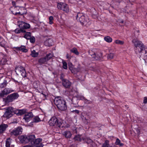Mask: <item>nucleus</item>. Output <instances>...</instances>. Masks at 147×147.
<instances>
[{
    "mask_svg": "<svg viewBox=\"0 0 147 147\" xmlns=\"http://www.w3.org/2000/svg\"><path fill=\"white\" fill-rule=\"evenodd\" d=\"M90 55L96 60L100 59L102 56L100 51L98 49H93L89 51Z\"/></svg>",
    "mask_w": 147,
    "mask_h": 147,
    "instance_id": "7ed1b4c3",
    "label": "nucleus"
},
{
    "mask_svg": "<svg viewBox=\"0 0 147 147\" xmlns=\"http://www.w3.org/2000/svg\"><path fill=\"white\" fill-rule=\"evenodd\" d=\"M49 124L51 126H56L60 128L63 127V121L58 119L55 117H52L49 121Z\"/></svg>",
    "mask_w": 147,
    "mask_h": 147,
    "instance_id": "20e7f679",
    "label": "nucleus"
},
{
    "mask_svg": "<svg viewBox=\"0 0 147 147\" xmlns=\"http://www.w3.org/2000/svg\"><path fill=\"white\" fill-rule=\"evenodd\" d=\"M31 36V33L29 32H28L26 33L24 37L27 39H29V38H30Z\"/></svg>",
    "mask_w": 147,
    "mask_h": 147,
    "instance_id": "c756f323",
    "label": "nucleus"
},
{
    "mask_svg": "<svg viewBox=\"0 0 147 147\" xmlns=\"http://www.w3.org/2000/svg\"><path fill=\"white\" fill-rule=\"evenodd\" d=\"M5 110L6 111L3 116L7 119L11 117L13 115V108L12 107H9Z\"/></svg>",
    "mask_w": 147,
    "mask_h": 147,
    "instance_id": "423d86ee",
    "label": "nucleus"
},
{
    "mask_svg": "<svg viewBox=\"0 0 147 147\" xmlns=\"http://www.w3.org/2000/svg\"><path fill=\"white\" fill-rule=\"evenodd\" d=\"M8 127V125L3 123L1 125V133H3Z\"/></svg>",
    "mask_w": 147,
    "mask_h": 147,
    "instance_id": "aec40b11",
    "label": "nucleus"
},
{
    "mask_svg": "<svg viewBox=\"0 0 147 147\" xmlns=\"http://www.w3.org/2000/svg\"><path fill=\"white\" fill-rule=\"evenodd\" d=\"M53 55L51 53L46 55L45 57L41 58L38 59V62L40 64H45L52 57Z\"/></svg>",
    "mask_w": 147,
    "mask_h": 147,
    "instance_id": "6e6552de",
    "label": "nucleus"
},
{
    "mask_svg": "<svg viewBox=\"0 0 147 147\" xmlns=\"http://www.w3.org/2000/svg\"><path fill=\"white\" fill-rule=\"evenodd\" d=\"M143 103L144 104H146L147 103V97H145L144 98Z\"/></svg>",
    "mask_w": 147,
    "mask_h": 147,
    "instance_id": "49530a36",
    "label": "nucleus"
},
{
    "mask_svg": "<svg viewBox=\"0 0 147 147\" xmlns=\"http://www.w3.org/2000/svg\"><path fill=\"white\" fill-rule=\"evenodd\" d=\"M29 39H30V42L32 43H34L35 42V38L34 36H31L30 38Z\"/></svg>",
    "mask_w": 147,
    "mask_h": 147,
    "instance_id": "a19ab883",
    "label": "nucleus"
},
{
    "mask_svg": "<svg viewBox=\"0 0 147 147\" xmlns=\"http://www.w3.org/2000/svg\"><path fill=\"white\" fill-rule=\"evenodd\" d=\"M7 83L6 80H4L3 83L1 84V87L4 88L6 87L7 85Z\"/></svg>",
    "mask_w": 147,
    "mask_h": 147,
    "instance_id": "f704fd0d",
    "label": "nucleus"
},
{
    "mask_svg": "<svg viewBox=\"0 0 147 147\" xmlns=\"http://www.w3.org/2000/svg\"><path fill=\"white\" fill-rule=\"evenodd\" d=\"M66 57L68 59V58H69V55L68 54H67V55L66 56Z\"/></svg>",
    "mask_w": 147,
    "mask_h": 147,
    "instance_id": "6e6d98bb",
    "label": "nucleus"
},
{
    "mask_svg": "<svg viewBox=\"0 0 147 147\" xmlns=\"http://www.w3.org/2000/svg\"><path fill=\"white\" fill-rule=\"evenodd\" d=\"M109 147H111V146H109Z\"/></svg>",
    "mask_w": 147,
    "mask_h": 147,
    "instance_id": "e2e57ef3",
    "label": "nucleus"
},
{
    "mask_svg": "<svg viewBox=\"0 0 147 147\" xmlns=\"http://www.w3.org/2000/svg\"><path fill=\"white\" fill-rule=\"evenodd\" d=\"M54 102L59 109L64 111L67 109L66 102L61 98L59 96L56 97Z\"/></svg>",
    "mask_w": 147,
    "mask_h": 147,
    "instance_id": "f03ea898",
    "label": "nucleus"
},
{
    "mask_svg": "<svg viewBox=\"0 0 147 147\" xmlns=\"http://www.w3.org/2000/svg\"><path fill=\"white\" fill-rule=\"evenodd\" d=\"M13 113L15 114H16L17 115L19 116V109L15 110L13 109Z\"/></svg>",
    "mask_w": 147,
    "mask_h": 147,
    "instance_id": "37998d69",
    "label": "nucleus"
},
{
    "mask_svg": "<svg viewBox=\"0 0 147 147\" xmlns=\"http://www.w3.org/2000/svg\"><path fill=\"white\" fill-rule=\"evenodd\" d=\"M18 23L20 28L24 30L28 29L30 27V25L29 24L22 21H18Z\"/></svg>",
    "mask_w": 147,
    "mask_h": 147,
    "instance_id": "f8f14e48",
    "label": "nucleus"
},
{
    "mask_svg": "<svg viewBox=\"0 0 147 147\" xmlns=\"http://www.w3.org/2000/svg\"><path fill=\"white\" fill-rule=\"evenodd\" d=\"M53 17L52 16H50L49 18V24H53Z\"/></svg>",
    "mask_w": 147,
    "mask_h": 147,
    "instance_id": "58836bf2",
    "label": "nucleus"
},
{
    "mask_svg": "<svg viewBox=\"0 0 147 147\" xmlns=\"http://www.w3.org/2000/svg\"><path fill=\"white\" fill-rule=\"evenodd\" d=\"M81 137L80 135H77L75 136L73 139L75 141H78L81 142L82 141V139L81 138Z\"/></svg>",
    "mask_w": 147,
    "mask_h": 147,
    "instance_id": "a878e982",
    "label": "nucleus"
},
{
    "mask_svg": "<svg viewBox=\"0 0 147 147\" xmlns=\"http://www.w3.org/2000/svg\"><path fill=\"white\" fill-rule=\"evenodd\" d=\"M74 69L75 71H76V72H78L80 71V69H77L76 68H74Z\"/></svg>",
    "mask_w": 147,
    "mask_h": 147,
    "instance_id": "864d4df0",
    "label": "nucleus"
},
{
    "mask_svg": "<svg viewBox=\"0 0 147 147\" xmlns=\"http://www.w3.org/2000/svg\"><path fill=\"white\" fill-rule=\"evenodd\" d=\"M19 96L17 93H14L8 95L6 98H3V101L6 103L11 102L17 98Z\"/></svg>",
    "mask_w": 147,
    "mask_h": 147,
    "instance_id": "39448f33",
    "label": "nucleus"
},
{
    "mask_svg": "<svg viewBox=\"0 0 147 147\" xmlns=\"http://www.w3.org/2000/svg\"><path fill=\"white\" fill-rule=\"evenodd\" d=\"M14 91L11 88H6L2 90L1 93V96H4Z\"/></svg>",
    "mask_w": 147,
    "mask_h": 147,
    "instance_id": "4468645a",
    "label": "nucleus"
},
{
    "mask_svg": "<svg viewBox=\"0 0 147 147\" xmlns=\"http://www.w3.org/2000/svg\"><path fill=\"white\" fill-rule=\"evenodd\" d=\"M7 57L6 56H4L2 58L1 60V63L2 65L5 64L7 62Z\"/></svg>",
    "mask_w": 147,
    "mask_h": 147,
    "instance_id": "5701e85b",
    "label": "nucleus"
},
{
    "mask_svg": "<svg viewBox=\"0 0 147 147\" xmlns=\"http://www.w3.org/2000/svg\"><path fill=\"white\" fill-rule=\"evenodd\" d=\"M15 71L18 75L21 74L23 77H26V73L24 68L22 66H18L15 69Z\"/></svg>",
    "mask_w": 147,
    "mask_h": 147,
    "instance_id": "0eeeda50",
    "label": "nucleus"
},
{
    "mask_svg": "<svg viewBox=\"0 0 147 147\" xmlns=\"http://www.w3.org/2000/svg\"><path fill=\"white\" fill-rule=\"evenodd\" d=\"M63 74H61L60 77V79L62 80V82L63 81V80H65V79H63Z\"/></svg>",
    "mask_w": 147,
    "mask_h": 147,
    "instance_id": "09e8293b",
    "label": "nucleus"
},
{
    "mask_svg": "<svg viewBox=\"0 0 147 147\" xmlns=\"http://www.w3.org/2000/svg\"><path fill=\"white\" fill-rule=\"evenodd\" d=\"M26 138L25 140V143H27L29 142V139H28V136H26Z\"/></svg>",
    "mask_w": 147,
    "mask_h": 147,
    "instance_id": "a18cd8bd",
    "label": "nucleus"
},
{
    "mask_svg": "<svg viewBox=\"0 0 147 147\" xmlns=\"http://www.w3.org/2000/svg\"><path fill=\"white\" fill-rule=\"evenodd\" d=\"M72 112L73 113H77V114H78L79 113V111L77 110H73L72 111Z\"/></svg>",
    "mask_w": 147,
    "mask_h": 147,
    "instance_id": "de8ad7c7",
    "label": "nucleus"
},
{
    "mask_svg": "<svg viewBox=\"0 0 147 147\" xmlns=\"http://www.w3.org/2000/svg\"><path fill=\"white\" fill-rule=\"evenodd\" d=\"M20 9L18 7L13 6L11 7L10 8V10L13 14L15 15H17L18 14L19 15H22L20 12H17V11L19 10Z\"/></svg>",
    "mask_w": 147,
    "mask_h": 147,
    "instance_id": "2eb2a0df",
    "label": "nucleus"
},
{
    "mask_svg": "<svg viewBox=\"0 0 147 147\" xmlns=\"http://www.w3.org/2000/svg\"><path fill=\"white\" fill-rule=\"evenodd\" d=\"M58 9L62 10L66 13H68L69 11V9L68 5L66 4L61 3H58L57 5Z\"/></svg>",
    "mask_w": 147,
    "mask_h": 147,
    "instance_id": "9d476101",
    "label": "nucleus"
},
{
    "mask_svg": "<svg viewBox=\"0 0 147 147\" xmlns=\"http://www.w3.org/2000/svg\"><path fill=\"white\" fill-rule=\"evenodd\" d=\"M33 115L32 113H28L25 115L24 119L26 122H28L30 121V119L33 117Z\"/></svg>",
    "mask_w": 147,
    "mask_h": 147,
    "instance_id": "dca6fc26",
    "label": "nucleus"
},
{
    "mask_svg": "<svg viewBox=\"0 0 147 147\" xmlns=\"http://www.w3.org/2000/svg\"><path fill=\"white\" fill-rule=\"evenodd\" d=\"M135 47V51L136 54L142 56L143 59L147 60V49L145 48L144 46L140 41L136 39H134L132 41Z\"/></svg>",
    "mask_w": 147,
    "mask_h": 147,
    "instance_id": "f257e3e1",
    "label": "nucleus"
},
{
    "mask_svg": "<svg viewBox=\"0 0 147 147\" xmlns=\"http://www.w3.org/2000/svg\"><path fill=\"white\" fill-rule=\"evenodd\" d=\"M33 85L34 88H37L38 86V82L35 81L33 83Z\"/></svg>",
    "mask_w": 147,
    "mask_h": 147,
    "instance_id": "79ce46f5",
    "label": "nucleus"
},
{
    "mask_svg": "<svg viewBox=\"0 0 147 147\" xmlns=\"http://www.w3.org/2000/svg\"><path fill=\"white\" fill-rule=\"evenodd\" d=\"M26 136H22L20 138V141L22 143H25V140Z\"/></svg>",
    "mask_w": 147,
    "mask_h": 147,
    "instance_id": "c85d7f7f",
    "label": "nucleus"
},
{
    "mask_svg": "<svg viewBox=\"0 0 147 147\" xmlns=\"http://www.w3.org/2000/svg\"><path fill=\"white\" fill-rule=\"evenodd\" d=\"M104 40L108 42H111L112 41V38L109 36H107L104 38Z\"/></svg>",
    "mask_w": 147,
    "mask_h": 147,
    "instance_id": "cd10ccee",
    "label": "nucleus"
},
{
    "mask_svg": "<svg viewBox=\"0 0 147 147\" xmlns=\"http://www.w3.org/2000/svg\"><path fill=\"white\" fill-rule=\"evenodd\" d=\"M22 128L21 127H18L14 128L10 132V135L11 136H17L18 135L22 134Z\"/></svg>",
    "mask_w": 147,
    "mask_h": 147,
    "instance_id": "1a4fd4ad",
    "label": "nucleus"
},
{
    "mask_svg": "<svg viewBox=\"0 0 147 147\" xmlns=\"http://www.w3.org/2000/svg\"><path fill=\"white\" fill-rule=\"evenodd\" d=\"M15 123H17V120L16 121V122H15Z\"/></svg>",
    "mask_w": 147,
    "mask_h": 147,
    "instance_id": "052dcab7",
    "label": "nucleus"
},
{
    "mask_svg": "<svg viewBox=\"0 0 147 147\" xmlns=\"http://www.w3.org/2000/svg\"><path fill=\"white\" fill-rule=\"evenodd\" d=\"M33 142V144L32 143V144L34 147H42L41 144L42 139L41 138H37Z\"/></svg>",
    "mask_w": 147,
    "mask_h": 147,
    "instance_id": "ddd939ff",
    "label": "nucleus"
},
{
    "mask_svg": "<svg viewBox=\"0 0 147 147\" xmlns=\"http://www.w3.org/2000/svg\"><path fill=\"white\" fill-rule=\"evenodd\" d=\"M10 140L9 138H8L6 141L5 143L6 147H13V146H10Z\"/></svg>",
    "mask_w": 147,
    "mask_h": 147,
    "instance_id": "bb28decb",
    "label": "nucleus"
},
{
    "mask_svg": "<svg viewBox=\"0 0 147 147\" xmlns=\"http://www.w3.org/2000/svg\"><path fill=\"white\" fill-rule=\"evenodd\" d=\"M115 42L116 44L121 45H123L124 43V42L123 41H121L118 40H116Z\"/></svg>",
    "mask_w": 147,
    "mask_h": 147,
    "instance_id": "e433bc0d",
    "label": "nucleus"
},
{
    "mask_svg": "<svg viewBox=\"0 0 147 147\" xmlns=\"http://www.w3.org/2000/svg\"><path fill=\"white\" fill-rule=\"evenodd\" d=\"M22 147H34L32 145V144L31 145H26L25 146H24Z\"/></svg>",
    "mask_w": 147,
    "mask_h": 147,
    "instance_id": "8fccbe9b",
    "label": "nucleus"
},
{
    "mask_svg": "<svg viewBox=\"0 0 147 147\" xmlns=\"http://www.w3.org/2000/svg\"><path fill=\"white\" fill-rule=\"evenodd\" d=\"M12 4L13 5V6H14V5H15V2L14 1H12Z\"/></svg>",
    "mask_w": 147,
    "mask_h": 147,
    "instance_id": "5fc2aeb1",
    "label": "nucleus"
},
{
    "mask_svg": "<svg viewBox=\"0 0 147 147\" xmlns=\"http://www.w3.org/2000/svg\"><path fill=\"white\" fill-rule=\"evenodd\" d=\"M85 140L87 141V142L88 143H90L92 142V141L91 139L88 138H87Z\"/></svg>",
    "mask_w": 147,
    "mask_h": 147,
    "instance_id": "c03bdc74",
    "label": "nucleus"
},
{
    "mask_svg": "<svg viewBox=\"0 0 147 147\" xmlns=\"http://www.w3.org/2000/svg\"><path fill=\"white\" fill-rule=\"evenodd\" d=\"M83 139V140H84V139Z\"/></svg>",
    "mask_w": 147,
    "mask_h": 147,
    "instance_id": "680f3d73",
    "label": "nucleus"
},
{
    "mask_svg": "<svg viewBox=\"0 0 147 147\" xmlns=\"http://www.w3.org/2000/svg\"><path fill=\"white\" fill-rule=\"evenodd\" d=\"M138 132V135H139L140 134V131L139 130H137Z\"/></svg>",
    "mask_w": 147,
    "mask_h": 147,
    "instance_id": "13d9d810",
    "label": "nucleus"
},
{
    "mask_svg": "<svg viewBox=\"0 0 147 147\" xmlns=\"http://www.w3.org/2000/svg\"><path fill=\"white\" fill-rule=\"evenodd\" d=\"M53 43V41L51 39H49L45 41L44 44L45 45L50 47L51 46Z\"/></svg>",
    "mask_w": 147,
    "mask_h": 147,
    "instance_id": "a211bd4d",
    "label": "nucleus"
},
{
    "mask_svg": "<svg viewBox=\"0 0 147 147\" xmlns=\"http://www.w3.org/2000/svg\"><path fill=\"white\" fill-rule=\"evenodd\" d=\"M38 55V53L36 52L35 50H33V51H31L30 55L32 57H37Z\"/></svg>",
    "mask_w": 147,
    "mask_h": 147,
    "instance_id": "b1692460",
    "label": "nucleus"
},
{
    "mask_svg": "<svg viewBox=\"0 0 147 147\" xmlns=\"http://www.w3.org/2000/svg\"><path fill=\"white\" fill-rule=\"evenodd\" d=\"M26 111L24 109H19V116L25 113Z\"/></svg>",
    "mask_w": 147,
    "mask_h": 147,
    "instance_id": "72a5a7b5",
    "label": "nucleus"
},
{
    "mask_svg": "<svg viewBox=\"0 0 147 147\" xmlns=\"http://www.w3.org/2000/svg\"><path fill=\"white\" fill-rule=\"evenodd\" d=\"M62 84L66 88H69L71 85V83L67 79L63 80L62 82Z\"/></svg>",
    "mask_w": 147,
    "mask_h": 147,
    "instance_id": "f3484780",
    "label": "nucleus"
},
{
    "mask_svg": "<svg viewBox=\"0 0 147 147\" xmlns=\"http://www.w3.org/2000/svg\"><path fill=\"white\" fill-rule=\"evenodd\" d=\"M63 135L66 138H70L71 136V132L69 131H64L63 133Z\"/></svg>",
    "mask_w": 147,
    "mask_h": 147,
    "instance_id": "6ab92c4d",
    "label": "nucleus"
},
{
    "mask_svg": "<svg viewBox=\"0 0 147 147\" xmlns=\"http://www.w3.org/2000/svg\"><path fill=\"white\" fill-rule=\"evenodd\" d=\"M28 136V139H29V142H30L32 143V142H33V141H34V140L35 138V136L33 135H32Z\"/></svg>",
    "mask_w": 147,
    "mask_h": 147,
    "instance_id": "393cba45",
    "label": "nucleus"
},
{
    "mask_svg": "<svg viewBox=\"0 0 147 147\" xmlns=\"http://www.w3.org/2000/svg\"><path fill=\"white\" fill-rule=\"evenodd\" d=\"M76 19L78 20H79L82 25L84 24L86 22L85 16L82 13H78Z\"/></svg>",
    "mask_w": 147,
    "mask_h": 147,
    "instance_id": "9b49d317",
    "label": "nucleus"
},
{
    "mask_svg": "<svg viewBox=\"0 0 147 147\" xmlns=\"http://www.w3.org/2000/svg\"><path fill=\"white\" fill-rule=\"evenodd\" d=\"M14 32H15V33L16 34H19L21 32L22 33H25L26 32V31L25 30H24L23 29H22V28H17L15 30Z\"/></svg>",
    "mask_w": 147,
    "mask_h": 147,
    "instance_id": "4be33fe9",
    "label": "nucleus"
},
{
    "mask_svg": "<svg viewBox=\"0 0 147 147\" xmlns=\"http://www.w3.org/2000/svg\"><path fill=\"white\" fill-rule=\"evenodd\" d=\"M109 141L106 140L105 141V143L102 144V147H109Z\"/></svg>",
    "mask_w": 147,
    "mask_h": 147,
    "instance_id": "473e14b6",
    "label": "nucleus"
},
{
    "mask_svg": "<svg viewBox=\"0 0 147 147\" xmlns=\"http://www.w3.org/2000/svg\"><path fill=\"white\" fill-rule=\"evenodd\" d=\"M70 51L77 55L79 54V52L78 51L77 49L75 47L73 48L72 49H71Z\"/></svg>",
    "mask_w": 147,
    "mask_h": 147,
    "instance_id": "7c9ffc66",
    "label": "nucleus"
},
{
    "mask_svg": "<svg viewBox=\"0 0 147 147\" xmlns=\"http://www.w3.org/2000/svg\"><path fill=\"white\" fill-rule=\"evenodd\" d=\"M62 63L63 64V67L65 69H67V63L64 61H62Z\"/></svg>",
    "mask_w": 147,
    "mask_h": 147,
    "instance_id": "ea45409f",
    "label": "nucleus"
},
{
    "mask_svg": "<svg viewBox=\"0 0 147 147\" xmlns=\"http://www.w3.org/2000/svg\"><path fill=\"white\" fill-rule=\"evenodd\" d=\"M63 127H65L67 128L69 127V125L68 124H67L66 125H65V126H63Z\"/></svg>",
    "mask_w": 147,
    "mask_h": 147,
    "instance_id": "4d7b16f0",
    "label": "nucleus"
},
{
    "mask_svg": "<svg viewBox=\"0 0 147 147\" xmlns=\"http://www.w3.org/2000/svg\"><path fill=\"white\" fill-rule=\"evenodd\" d=\"M69 68L71 70V71L72 73H74V72L73 71L74 70V69L72 67H69Z\"/></svg>",
    "mask_w": 147,
    "mask_h": 147,
    "instance_id": "3c124183",
    "label": "nucleus"
},
{
    "mask_svg": "<svg viewBox=\"0 0 147 147\" xmlns=\"http://www.w3.org/2000/svg\"><path fill=\"white\" fill-rule=\"evenodd\" d=\"M137 32H139V30H138L137 31Z\"/></svg>",
    "mask_w": 147,
    "mask_h": 147,
    "instance_id": "bf43d9fd",
    "label": "nucleus"
},
{
    "mask_svg": "<svg viewBox=\"0 0 147 147\" xmlns=\"http://www.w3.org/2000/svg\"><path fill=\"white\" fill-rule=\"evenodd\" d=\"M80 100H83L84 99V97L83 96H81L80 98H79Z\"/></svg>",
    "mask_w": 147,
    "mask_h": 147,
    "instance_id": "603ef678",
    "label": "nucleus"
},
{
    "mask_svg": "<svg viewBox=\"0 0 147 147\" xmlns=\"http://www.w3.org/2000/svg\"><path fill=\"white\" fill-rule=\"evenodd\" d=\"M15 48L18 50L24 52H26L28 51L26 47L24 46H22L20 47H16Z\"/></svg>",
    "mask_w": 147,
    "mask_h": 147,
    "instance_id": "412c9836",
    "label": "nucleus"
},
{
    "mask_svg": "<svg viewBox=\"0 0 147 147\" xmlns=\"http://www.w3.org/2000/svg\"><path fill=\"white\" fill-rule=\"evenodd\" d=\"M114 57V54L112 53H110L107 55V58L108 59H112Z\"/></svg>",
    "mask_w": 147,
    "mask_h": 147,
    "instance_id": "4c0bfd02",
    "label": "nucleus"
},
{
    "mask_svg": "<svg viewBox=\"0 0 147 147\" xmlns=\"http://www.w3.org/2000/svg\"><path fill=\"white\" fill-rule=\"evenodd\" d=\"M40 121V119L38 116L35 117L33 119V121L34 122H37Z\"/></svg>",
    "mask_w": 147,
    "mask_h": 147,
    "instance_id": "c9c22d12",
    "label": "nucleus"
},
{
    "mask_svg": "<svg viewBox=\"0 0 147 147\" xmlns=\"http://www.w3.org/2000/svg\"><path fill=\"white\" fill-rule=\"evenodd\" d=\"M115 144L116 145H119L120 146H123V143L120 142V140L118 138L116 139Z\"/></svg>",
    "mask_w": 147,
    "mask_h": 147,
    "instance_id": "2f4dec72",
    "label": "nucleus"
}]
</instances>
